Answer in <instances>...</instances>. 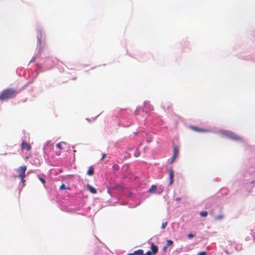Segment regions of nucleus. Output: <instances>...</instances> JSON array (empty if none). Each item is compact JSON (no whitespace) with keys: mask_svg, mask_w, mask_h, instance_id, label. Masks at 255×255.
<instances>
[{"mask_svg":"<svg viewBox=\"0 0 255 255\" xmlns=\"http://www.w3.org/2000/svg\"><path fill=\"white\" fill-rule=\"evenodd\" d=\"M221 132L224 135H226L229 138H231L233 140H237V141H239V140H242V138L241 137L239 136L238 135H236V134H235L234 133H233L231 131L223 130V131H221Z\"/></svg>","mask_w":255,"mask_h":255,"instance_id":"2","label":"nucleus"},{"mask_svg":"<svg viewBox=\"0 0 255 255\" xmlns=\"http://www.w3.org/2000/svg\"><path fill=\"white\" fill-rule=\"evenodd\" d=\"M35 60H36V57H33L32 58V59H31V60H30V63L33 62L35 61Z\"/></svg>","mask_w":255,"mask_h":255,"instance_id":"24","label":"nucleus"},{"mask_svg":"<svg viewBox=\"0 0 255 255\" xmlns=\"http://www.w3.org/2000/svg\"><path fill=\"white\" fill-rule=\"evenodd\" d=\"M86 187L91 193H92L93 194L97 193V190L95 188H94L93 187L91 186L90 185L87 184Z\"/></svg>","mask_w":255,"mask_h":255,"instance_id":"9","label":"nucleus"},{"mask_svg":"<svg viewBox=\"0 0 255 255\" xmlns=\"http://www.w3.org/2000/svg\"><path fill=\"white\" fill-rule=\"evenodd\" d=\"M66 146V143L65 142H59L56 144V147L59 148L61 149H65Z\"/></svg>","mask_w":255,"mask_h":255,"instance_id":"10","label":"nucleus"},{"mask_svg":"<svg viewBox=\"0 0 255 255\" xmlns=\"http://www.w3.org/2000/svg\"><path fill=\"white\" fill-rule=\"evenodd\" d=\"M133 253L135 255H143V251L142 250H138L134 251Z\"/></svg>","mask_w":255,"mask_h":255,"instance_id":"14","label":"nucleus"},{"mask_svg":"<svg viewBox=\"0 0 255 255\" xmlns=\"http://www.w3.org/2000/svg\"><path fill=\"white\" fill-rule=\"evenodd\" d=\"M128 255H134V253H133L128 254Z\"/></svg>","mask_w":255,"mask_h":255,"instance_id":"28","label":"nucleus"},{"mask_svg":"<svg viewBox=\"0 0 255 255\" xmlns=\"http://www.w3.org/2000/svg\"><path fill=\"white\" fill-rule=\"evenodd\" d=\"M39 179L41 181V182L43 183V184H45V180L43 178H42V177H39Z\"/></svg>","mask_w":255,"mask_h":255,"instance_id":"20","label":"nucleus"},{"mask_svg":"<svg viewBox=\"0 0 255 255\" xmlns=\"http://www.w3.org/2000/svg\"><path fill=\"white\" fill-rule=\"evenodd\" d=\"M167 222H165L162 223V225H161V228L163 229L165 228L167 226Z\"/></svg>","mask_w":255,"mask_h":255,"instance_id":"18","label":"nucleus"},{"mask_svg":"<svg viewBox=\"0 0 255 255\" xmlns=\"http://www.w3.org/2000/svg\"><path fill=\"white\" fill-rule=\"evenodd\" d=\"M26 166H22L18 167L16 171L19 173V174L18 175V177L20 178L22 180L25 177V171L26 170Z\"/></svg>","mask_w":255,"mask_h":255,"instance_id":"3","label":"nucleus"},{"mask_svg":"<svg viewBox=\"0 0 255 255\" xmlns=\"http://www.w3.org/2000/svg\"><path fill=\"white\" fill-rule=\"evenodd\" d=\"M169 179H170L169 185H171L173 182V177H174V171L172 168H171L169 170Z\"/></svg>","mask_w":255,"mask_h":255,"instance_id":"6","label":"nucleus"},{"mask_svg":"<svg viewBox=\"0 0 255 255\" xmlns=\"http://www.w3.org/2000/svg\"><path fill=\"white\" fill-rule=\"evenodd\" d=\"M207 253L205 252H200L198 254V255H206Z\"/></svg>","mask_w":255,"mask_h":255,"instance_id":"22","label":"nucleus"},{"mask_svg":"<svg viewBox=\"0 0 255 255\" xmlns=\"http://www.w3.org/2000/svg\"><path fill=\"white\" fill-rule=\"evenodd\" d=\"M179 155V148L177 146H175L173 148V155L170 163L172 164L174 162L175 159Z\"/></svg>","mask_w":255,"mask_h":255,"instance_id":"4","label":"nucleus"},{"mask_svg":"<svg viewBox=\"0 0 255 255\" xmlns=\"http://www.w3.org/2000/svg\"><path fill=\"white\" fill-rule=\"evenodd\" d=\"M17 92L13 89H6L2 91L0 94V100L5 101L15 97Z\"/></svg>","mask_w":255,"mask_h":255,"instance_id":"1","label":"nucleus"},{"mask_svg":"<svg viewBox=\"0 0 255 255\" xmlns=\"http://www.w3.org/2000/svg\"><path fill=\"white\" fill-rule=\"evenodd\" d=\"M173 242L172 241L170 240H168L167 241V244H166V246L165 247H164L163 249L164 250H166V248L167 247H168L169 246H171L173 245Z\"/></svg>","mask_w":255,"mask_h":255,"instance_id":"13","label":"nucleus"},{"mask_svg":"<svg viewBox=\"0 0 255 255\" xmlns=\"http://www.w3.org/2000/svg\"><path fill=\"white\" fill-rule=\"evenodd\" d=\"M195 236V234H193L192 233H189L188 236H187V237L189 238V239H191L193 237H194Z\"/></svg>","mask_w":255,"mask_h":255,"instance_id":"19","label":"nucleus"},{"mask_svg":"<svg viewBox=\"0 0 255 255\" xmlns=\"http://www.w3.org/2000/svg\"><path fill=\"white\" fill-rule=\"evenodd\" d=\"M135 157H138L139 156V154L138 153L135 154Z\"/></svg>","mask_w":255,"mask_h":255,"instance_id":"27","label":"nucleus"},{"mask_svg":"<svg viewBox=\"0 0 255 255\" xmlns=\"http://www.w3.org/2000/svg\"><path fill=\"white\" fill-rule=\"evenodd\" d=\"M146 107H149V111H151L152 110V107L149 104H146V103H145L144 104V108H143V111H145L146 112H147L148 111L147 110H146Z\"/></svg>","mask_w":255,"mask_h":255,"instance_id":"16","label":"nucleus"},{"mask_svg":"<svg viewBox=\"0 0 255 255\" xmlns=\"http://www.w3.org/2000/svg\"><path fill=\"white\" fill-rule=\"evenodd\" d=\"M143 255H151V253L150 251H148L145 254H143Z\"/></svg>","mask_w":255,"mask_h":255,"instance_id":"25","label":"nucleus"},{"mask_svg":"<svg viewBox=\"0 0 255 255\" xmlns=\"http://www.w3.org/2000/svg\"><path fill=\"white\" fill-rule=\"evenodd\" d=\"M180 200V198H179V197H178V198H176L175 199V201H179Z\"/></svg>","mask_w":255,"mask_h":255,"instance_id":"26","label":"nucleus"},{"mask_svg":"<svg viewBox=\"0 0 255 255\" xmlns=\"http://www.w3.org/2000/svg\"><path fill=\"white\" fill-rule=\"evenodd\" d=\"M94 174V170L93 166L89 167L87 171V174L89 176H92Z\"/></svg>","mask_w":255,"mask_h":255,"instance_id":"12","label":"nucleus"},{"mask_svg":"<svg viewBox=\"0 0 255 255\" xmlns=\"http://www.w3.org/2000/svg\"><path fill=\"white\" fill-rule=\"evenodd\" d=\"M157 186L154 185H151L150 188L148 190V192L150 194H155L156 193Z\"/></svg>","mask_w":255,"mask_h":255,"instance_id":"8","label":"nucleus"},{"mask_svg":"<svg viewBox=\"0 0 255 255\" xmlns=\"http://www.w3.org/2000/svg\"><path fill=\"white\" fill-rule=\"evenodd\" d=\"M21 146L22 150L26 149V150L29 151L31 148L30 145L26 143L25 141L22 142Z\"/></svg>","mask_w":255,"mask_h":255,"instance_id":"5","label":"nucleus"},{"mask_svg":"<svg viewBox=\"0 0 255 255\" xmlns=\"http://www.w3.org/2000/svg\"><path fill=\"white\" fill-rule=\"evenodd\" d=\"M106 155H107L106 153L103 154L102 156L101 157V160H103L105 159V158L106 157Z\"/></svg>","mask_w":255,"mask_h":255,"instance_id":"23","label":"nucleus"},{"mask_svg":"<svg viewBox=\"0 0 255 255\" xmlns=\"http://www.w3.org/2000/svg\"><path fill=\"white\" fill-rule=\"evenodd\" d=\"M224 217V216L223 215V214H220L219 215L216 216L215 218V219L217 221H220V220H222L223 219Z\"/></svg>","mask_w":255,"mask_h":255,"instance_id":"15","label":"nucleus"},{"mask_svg":"<svg viewBox=\"0 0 255 255\" xmlns=\"http://www.w3.org/2000/svg\"><path fill=\"white\" fill-rule=\"evenodd\" d=\"M200 215L202 217H206L208 215V212L206 211H202L200 213Z\"/></svg>","mask_w":255,"mask_h":255,"instance_id":"17","label":"nucleus"},{"mask_svg":"<svg viewBox=\"0 0 255 255\" xmlns=\"http://www.w3.org/2000/svg\"><path fill=\"white\" fill-rule=\"evenodd\" d=\"M190 128L192 129V130L197 131V132H205L208 131L207 130L205 129H202L201 128H199L198 127H195V126H190Z\"/></svg>","mask_w":255,"mask_h":255,"instance_id":"7","label":"nucleus"},{"mask_svg":"<svg viewBox=\"0 0 255 255\" xmlns=\"http://www.w3.org/2000/svg\"><path fill=\"white\" fill-rule=\"evenodd\" d=\"M151 249L154 254H156L158 252V247L154 245L153 243H152L151 245Z\"/></svg>","mask_w":255,"mask_h":255,"instance_id":"11","label":"nucleus"},{"mask_svg":"<svg viewBox=\"0 0 255 255\" xmlns=\"http://www.w3.org/2000/svg\"><path fill=\"white\" fill-rule=\"evenodd\" d=\"M66 189L65 186L64 184H62L60 187V189L63 190V189Z\"/></svg>","mask_w":255,"mask_h":255,"instance_id":"21","label":"nucleus"},{"mask_svg":"<svg viewBox=\"0 0 255 255\" xmlns=\"http://www.w3.org/2000/svg\"><path fill=\"white\" fill-rule=\"evenodd\" d=\"M21 182H23V183H24V182H25L24 179H23V180L21 179Z\"/></svg>","mask_w":255,"mask_h":255,"instance_id":"29","label":"nucleus"}]
</instances>
